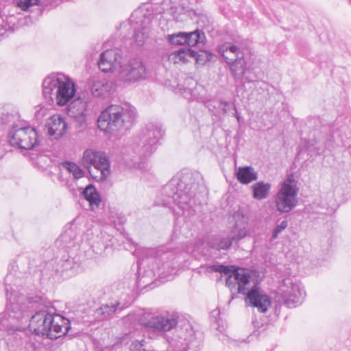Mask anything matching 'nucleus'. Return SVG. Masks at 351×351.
Segmentation results:
<instances>
[{
    "label": "nucleus",
    "mask_w": 351,
    "mask_h": 351,
    "mask_svg": "<svg viewBox=\"0 0 351 351\" xmlns=\"http://www.w3.org/2000/svg\"><path fill=\"white\" fill-rule=\"evenodd\" d=\"M232 104L228 101H220L219 102V108L223 112V113L226 114L228 112L230 107Z\"/></svg>",
    "instance_id": "nucleus-36"
},
{
    "label": "nucleus",
    "mask_w": 351,
    "mask_h": 351,
    "mask_svg": "<svg viewBox=\"0 0 351 351\" xmlns=\"http://www.w3.org/2000/svg\"><path fill=\"white\" fill-rule=\"evenodd\" d=\"M5 291L7 304L5 311L0 313V324L4 321L14 323L22 320L28 310L34 306L32 299L13 291L12 287L7 284Z\"/></svg>",
    "instance_id": "nucleus-4"
},
{
    "label": "nucleus",
    "mask_w": 351,
    "mask_h": 351,
    "mask_svg": "<svg viewBox=\"0 0 351 351\" xmlns=\"http://www.w3.org/2000/svg\"><path fill=\"white\" fill-rule=\"evenodd\" d=\"M287 227V221L286 220H283L279 224H278L276 226V227L274 228V231H273V233H272V236H271V239H276L278 234L283 230H285L286 228Z\"/></svg>",
    "instance_id": "nucleus-35"
},
{
    "label": "nucleus",
    "mask_w": 351,
    "mask_h": 351,
    "mask_svg": "<svg viewBox=\"0 0 351 351\" xmlns=\"http://www.w3.org/2000/svg\"><path fill=\"white\" fill-rule=\"evenodd\" d=\"M62 167L73 175L74 179H79L84 176V171L76 164L71 162L62 163Z\"/></svg>",
    "instance_id": "nucleus-31"
},
{
    "label": "nucleus",
    "mask_w": 351,
    "mask_h": 351,
    "mask_svg": "<svg viewBox=\"0 0 351 351\" xmlns=\"http://www.w3.org/2000/svg\"><path fill=\"white\" fill-rule=\"evenodd\" d=\"M191 178L190 174H185L182 177H173L161 191L158 198L157 204L175 210L174 205L182 210H184L195 195L196 184L188 182Z\"/></svg>",
    "instance_id": "nucleus-2"
},
{
    "label": "nucleus",
    "mask_w": 351,
    "mask_h": 351,
    "mask_svg": "<svg viewBox=\"0 0 351 351\" xmlns=\"http://www.w3.org/2000/svg\"><path fill=\"white\" fill-rule=\"evenodd\" d=\"M87 101L77 97L72 100L66 108L67 114L73 118L80 119L82 121L84 120L87 110Z\"/></svg>",
    "instance_id": "nucleus-17"
},
{
    "label": "nucleus",
    "mask_w": 351,
    "mask_h": 351,
    "mask_svg": "<svg viewBox=\"0 0 351 351\" xmlns=\"http://www.w3.org/2000/svg\"><path fill=\"white\" fill-rule=\"evenodd\" d=\"M162 134V130L158 126H147L140 135L137 152L144 157L149 156L157 149L158 140Z\"/></svg>",
    "instance_id": "nucleus-11"
},
{
    "label": "nucleus",
    "mask_w": 351,
    "mask_h": 351,
    "mask_svg": "<svg viewBox=\"0 0 351 351\" xmlns=\"http://www.w3.org/2000/svg\"><path fill=\"white\" fill-rule=\"evenodd\" d=\"M186 32H178L168 36V40L173 45H185Z\"/></svg>",
    "instance_id": "nucleus-32"
},
{
    "label": "nucleus",
    "mask_w": 351,
    "mask_h": 351,
    "mask_svg": "<svg viewBox=\"0 0 351 351\" xmlns=\"http://www.w3.org/2000/svg\"><path fill=\"white\" fill-rule=\"evenodd\" d=\"M235 176L238 181L243 184H247L258 179V173L250 166L238 167L236 169Z\"/></svg>",
    "instance_id": "nucleus-19"
},
{
    "label": "nucleus",
    "mask_w": 351,
    "mask_h": 351,
    "mask_svg": "<svg viewBox=\"0 0 351 351\" xmlns=\"http://www.w3.org/2000/svg\"><path fill=\"white\" fill-rule=\"evenodd\" d=\"M219 52L229 64L241 57L243 52L231 43H225L219 47Z\"/></svg>",
    "instance_id": "nucleus-18"
},
{
    "label": "nucleus",
    "mask_w": 351,
    "mask_h": 351,
    "mask_svg": "<svg viewBox=\"0 0 351 351\" xmlns=\"http://www.w3.org/2000/svg\"><path fill=\"white\" fill-rule=\"evenodd\" d=\"M39 0H16V5L23 11H28L30 8L38 4Z\"/></svg>",
    "instance_id": "nucleus-33"
},
{
    "label": "nucleus",
    "mask_w": 351,
    "mask_h": 351,
    "mask_svg": "<svg viewBox=\"0 0 351 351\" xmlns=\"http://www.w3.org/2000/svg\"><path fill=\"white\" fill-rule=\"evenodd\" d=\"M76 238L75 230L71 227L66 228L56 240V243L60 247L71 248L75 245Z\"/></svg>",
    "instance_id": "nucleus-21"
},
{
    "label": "nucleus",
    "mask_w": 351,
    "mask_h": 351,
    "mask_svg": "<svg viewBox=\"0 0 351 351\" xmlns=\"http://www.w3.org/2000/svg\"><path fill=\"white\" fill-rule=\"evenodd\" d=\"M45 97L60 106L69 104L76 93L74 82L62 73H52L43 82Z\"/></svg>",
    "instance_id": "nucleus-3"
},
{
    "label": "nucleus",
    "mask_w": 351,
    "mask_h": 351,
    "mask_svg": "<svg viewBox=\"0 0 351 351\" xmlns=\"http://www.w3.org/2000/svg\"><path fill=\"white\" fill-rule=\"evenodd\" d=\"M278 301L289 308H294L300 304L304 296V291L300 285L293 282L291 278L282 280L278 289Z\"/></svg>",
    "instance_id": "nucleus-9"
},
{
    "label": "nucleus",
    "mask_w": 351,
    "mask_h": 351,
    "mask_svg": "<svg viewBox=\"0 0 351 351\" xmlns=\"http://www.w3.org/2000/svg\"><path fill=\"white\" fill-rule=\"evenodd\" d=\"M136 117L134 110L124 108L119 105H112L99 115L97 123L100 130L108 132L119 131L125 123L132 122Z\"/></svg>",
    "instance_id": "nucleus-5"
},
{
    "label": "nucleus",
    "mask_w": 351,
    "mask_h": 351,
    "mask_svg": "<svg viewBox=\"0 0 351 351\" xmlns=\"http://www.w3.org/2000/svg\"><path fill=\"white\" fill-rule=\"evenodd\" d=\"M141 27L135 30L134 40L139 46L143 45L148 38L151 31V21L149 18L140 21Z\"/></svg>",
    "instance_id": "nucleus-23"
},
{
    "label": "nucleus",
    "mask_w": 351,
    "mask_h": 351,
    "mask_svg": "<svg viewBox=\"0 0 351 351\" xmlns=\"http://www.w3.org/2000/svg\"><path fill=\"white\" fill-rule=\"evenodd\" d=\"M8 136L10 145L20 149H30L38 143L37 132L34 128L29 126L14 125Z\"/></svg>",
    "instance_id": "nucleus-8"
},
{
    "label": "nucleus",
    "mask_w": 351,
    "mask_h": 351,
    "mask_svg": "<svg viewBox=\"0 0 351 351\" xmlns=\"http://www.w3.org/2000/svg\"><path fill=\"white\" fill-rule=\"evenodd\" d=\"M229 65L230 71L233 75L235 80L238 81L241 80L245 72L247 66L246 61L244 59V55L237 58V60H236L234 62L229 64Z\"/></svg>",
    "instance_id": "nucleus-27"
},
{
    "label": "nucleus",
    "mask_w": 351,
    "mask_h": 351,
    "mask_svg": "<svg viewBox=\"0 0 351 351\" xmlns=\"http://www.w3.org/2000/svg\"><path fill=\"white\" fill-rule=\"evenodd\" d=\"M145 65L141 61L134 59L120 64L117 79L124 84H132L145 79Z\"/></svg>",
    "instance_id": "nucleus-10"
},
{
    "label": "nucleus",
    "mask_w": 351,
    "mask_h": 351,
    "mask_svg": "<svg viewBox=\"0 0 351 351\" xmlns=\"http://www.w3.org/2000/svg\"><path fill=\"white\" fill-rule=\"evenodd\" d=\"M46 324L45 336L51 339H56L67 333L70 328V322L59 314H48Z\"/></svg>",
    "instance_id": "nucleus-12"
},
{
    "label": "nucleus",
    "mask_w": 351,
    "mask_h": 351,
    "mask_svg": "<svg viewBox=\"0 0 351 351\" xmlns=\"http://www.w3.org/2000/svg\"><path fill=\"white\" fill-rule=\"evenodd\" d=\"M127 339L128 336L119 338L116 341L117 343H114L112 347H105L102 348L101 351H121V343L125 342Z\"/></svg>",
    "instance_id": "nucleus-34"
},
{
    "label": "nucleus",
    "mask_w": 351,
    "mask_h": 351,
    "mask_svg": "<svg viewBox=\"0 0 351 351\" xmlns=\"http://www.w3.org/2000/svg\"><path fill=\"white\" fill-rule=\"evenodd\" d=\"M234 110H235V113H234V116L236 117V118L237 119L238 121H239V116L238 115L237 112V108L236 107L234 106Z\"/></svg>",
    "instance_id": "nucleus-37"
},
{
    "label": "nucleus",
    "mask_w": 351,
    "mask_h": 351,
    "mask_svg": "<svg viewBox=\"0 0 351 351\" xmlns=\"http://www.w3.org/2000/svg\"><path fill=\"white\" fill-rule=\"evenodd\" d=\"M121 59V54L117 49H108L100 55L98 66L102 72L112 73L119 68Z\"/></svg>",
    "instance_id": "nucleus-13"
},
{
    "label": "nucleus",
    "mask_w": 351,
    "mask_h": 351,
    "mask_svg": "<svg viewBox=\"0 0 351 351\" xmlns=\"http://www.w3.org/2000/svg\"><path fill=\"white\" fill-rule=\"evenodd\" d=\"M82 195L88 202L90 210H95L99 208L101 203L100 195L93 184L88 185L84 189Z\"/></svg>",
    "instance_id": "nucleus-22"
},
{
    "label": "nucleus",
    "mask_w": 351,
    "mask_h": 351,
    "mask_svg": "<svg viewBox=\"0 0 351 351\" xmlns=\"http://www.w3.org/2000/svg\"><path fill=\"white\" fill-rule=\"evenodd\" d=\"M82 161L93 178L97 181L106 180L110 174V161L102 152L87 149L84 152Z\"/></svg>",
    "instance_id": "nucleus-6"
},
{
    "label": "nucleus",
    "mask_w": 351,
    "mask_h": 351,
    "mask_svg": "<svg viewBox=\"0 0 351 351\" xmlns=\"http://www.w3.org/2000/svg\"><path fill=\"white\" fill-rule=\"evenodd\" d=\"M197 53L191 49H180L171 52L169 56V60L174 64L185 63L189 61V58H195Z\"/></svg>",
    "instance_id": "nucleus-24"
},
{
    "label": "nucleus",
    "mask_w": 351,
    "mask_h": 351,
    "mask_svg": "<svg viewBox=\"0 0 351 351\" xmlns=\"http://www.w3.org/2000/svg\"><path fill=\"white\" fill-rule=\"evenodd\" d=\"M119 304V302H116L112 303L111 304L102 305L95 311V317L99 320L108 319L110 315L117 311Z\"/></svg>",
    "instance_id": "nucleus-28"
},
{
    "label": "nucleus",
    "mask_w": 351,
    "mask_h": 351,
    "mask_svg": "<svg viewBox=\"0 0 351 351\" xmlns=\"http://www.w3.org/2000/svg\"><path fill=\"white\" fill-rule=\"evenodd\" d=\"M49 313L45 310L36 312L32 316L29 321V329L36 336H45L47 333L46 324Z\"/></svg>",
    "instance_id": "nucleus-16"
},
{
    "label": "nucleus",
    "mask_w": 351,
    "mask_h": 351,
    "mask_svg": "<svg viewBox=\"0 0 351 351\" xmlns=\"http://www.w3.org/2000/svg\"><path fill=\"white\" fill-rule=\"evenodd\" d=\"M205 39L204 34L199 30L196 29L191 32H186V38L185 45L188 46L194 47L198 43L204 42Z\"/></svg>",
    "instance_id": "nucleus-30"
},
{
    "label": "nucleus",
    "mask_w": 351,
    "mask_h": 351,
    "mask_svg": "<svg viewBox=\"0 0 351 351\" xmlns=\"http://www.w3.org/2000/svg\"><path fill=\"white\" fill-rule=\"evenodd\" d=\"M115 83L106 78L94 80L91 86V93L95 97L106 98L115 91Z\"/></svg>",
    "instance_id": "nucleus-15"
},
{
    "label": "nucleus",
    "mask_w": 351,
    "mask_h": 351,
    "mask_svg": "<svg viewBox=\"0 0 351 351\" xmlns=\"http://www.w3.org/2000/svg\"><path fill=\"white\" fill-rule=\"evenodd\" d=\"M48 134L58 139L63 136L68 129L65 119L60 114H54L50 117L46 124Z\"/></svg>",
    "instance_id": "nucleus-14"
},
{
    "label": "nucleus",
    "mask_w": 351,
    "mask_h": 351,
    "mask_svg": "<svg viewBox=\"0 0 351 351\" xmlns=\"http://www.w3.org/2000/svg\"><path fill=\"white\" fill-rule=\"evenodd\" d=\"M173 265L172 262L164 263L162 267L158 269V275L161 280L168 281L173 278L177 269Z\"/></svg>",
    "instance_id": "nucleus-29"
},
{
    "label": "nucleus",
    "mask_w": 351,
    "mask_h": 351,
    "mask_svg": "<svg viewBox=\"0 0 351 351\" xmlns=\"http://www.w3.org/2000/svg\"><path fill=\"white\" fill-rule=\"evenodd\" d=\"M271 185L263 181L258 182L252 186V197L257 200L266 199L269 193Z\"/></svg>",
    "instance_id": "nucleus-26"
},
{
    "label": "nucleus",
    "mask_w": 351,
    "mask_h": 351,
    "mask_svg": "<svg viewBox=\"0 0 351 351\" xmlns=\"http://www.w3.org/2000/svg\"><path fill=\"white\" fill-rule=\"evenodd\" d=\"M213 271L227 275L226 285L232 291L246 294L245 302L258 308L259 312L265 313L271 305L269 298L261 292L252 281L251 271L243 268L232 269L223 265H213L209 267Z\"/></svg>",
    "instance_id": "nucleus-1"
},
{
    "label": "nucleus",
    "mask_w": 351,
    "mask_h": 351,
    "mask_svg": "<svg viewBox=\"0 0 351 351\" xmlns=\"http://www.w3.org/2000/svg\"><path fill=\"white\" fill-rule=\"evenodd\" d=\"M247 223V217L244 216H242L241 222L236 221L234 228L228 231L230 237L232 238V241H239L249 234V232L246 228Z\"/></svg>",
    "instance_id": "nucleus-25"
},
{
    "label": "nucleus",
    "mask_w": 351,
    "mask_h": 351,
    "mask_svg": "<svg viewBox=\"0 0 351 351\" xmlns=\"http://www.w3.org/2000/svg\"><path fill=\"white\" fill-rule=\"evenodd\" d=\"M232 238L228 232H223L212 238L209 246L216 250H227L232 244Z\"/></svg>",
    "instance_id": "nucleus-20"
},
{
    "label": "nucleus",
    "mask_w": 351,
    "mask_h": 351,
    "mask_svg": "<svg viewBox=\"0 0 351 351\" xmlns=\"http://www.w3.org/2000/svg\"><path fill=\"white\" fill-rule=\"evenodd\" d=\"M299 189L296 181L291 178L286 179L275 195L276 209L283 213L290 212L298 203Z\"/></svg>",
    "instance_id": "nucleus-7"
}]
</instances>
